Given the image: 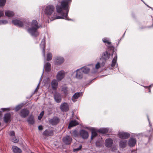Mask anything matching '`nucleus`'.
<instances>
[{
	"label": "nucleus",
	"instance_id": "obj_38",
	"mask_svg": "<svg viewBox=\"0 0 153 153\" xmlns=\"http://www.w3.org/2000/svg\"><path fill=\"white\" fill-rule=\"evenodd\" d=\"M6 2V0H0V6L4 5Z\"/></svg>",
	"mask_w": 153,
	"mask_h": 153
},
{
	"label": "nucleus",
	"instance_id": "obj_41",
	"mask_svg": "<svg viewBox=\"0 0 153 153\" xmlns=\"http://www.w3.org/2000/svg\"><path fill=\"white\" fill-rule=\"evenodd\" d=\"M82 148V145H80L79 146V148H77V149H74V152H75L76 151H79V150L81 149Z\"/></svg>",
	"mask_w": 153,
	"mask_h": 153
},
{
	"label": "nucleus",
	"instance_id": "obj_2",
	"mask_svg": "<svg viewBox=\"0 0 153 153\" xmlns=\"http://www.w3.org/2000/svg\"><path fill=\"white\" fill-rule=\"evenodd\" d=\"M38 29L34 27H31L27 29V31L32 36L36 37L39 35V33L37 30Z\"/></svg>",
	"mask_w": 153,
	"mask_h": 153
},
{
	"label": "nucleus",
	"instance_id": "obj_39",
	"mask_svg": "<svg viewBox=\"0 0 153 153\" xmlns=\"http://www.w3.org/2000/svg\"><path fill=\"white\" fill-rule=\"evenodd\" d=\"M12 141L14 143H17L18 142L19 140L16 137H14L12 138Z\"/></svg>",
	"mask_w": 153,
	"mask_h": 153
},
{
	"label": "nucleus",
	"instance_id": "obj_52",
	"mask_svg": "<svg viewBox=\"0 0 153 153\" xmlns=\"http://www.w3.org/2000/svg\"><path fill=\"white\" fill-rule=\"evenodd\" d=\"M149 124H150V122L149 121Z\"/></svg>",
	"mask_w": 153,
	"mask_h": 153
},
{
	"label": "nucleus",
	"instance_id": "obj_9",
	"mask_svg": "<svg viewBox=\"0 0 153 153\" xmlns=\"http://www.w3.org/2000/svg\"><path fill=\"white\" fill-rule=\"evenodd\" d=\"M12 22L15 25H16L19 27H22L24 25V23L22 22L18 19L13 20Z\"/></svg>",
	"mask_w": 153,
	"mask_h": 153
},
{
	"label": "nucleus",
	"instance_id": "obj_46",
	"mask_svg": "<svg viewBox=\"0 0 153 153\" xmlns=\"http://www.w3.org/2000/svg\"><path fill=\"white\" fill-rule=\"evenodd\" d=\"M38 129L40 130H41L43 129V127L42 126H39L38 127Z\"/></svg>",
	"mask_w": 153,
	"mask_h": 153
},
{
	"label": "nucleus",
	"instance_id": "obj_12",
	"mask_svg": "<svg viewBox=\"0 0 153 153\" xmlns=\"http://www.w3.org/2000/svg\"><path fill=\"white\" fill-rule=\"evenodd\" d=\"M58 80L54 79L51 82V85L52 89L54 90H56L58 86Z\"/></svg>",
	"mask_w": 153,
	"mask_h": 153
},
{
	"label": "nucleus",
	"instance_id": "obj_50",
	"mask_svg": "<svg viewBox=\"0 0 153 153\" xmlns=\"http://www.w3.org/2000/svg\"><path fill=\"white\" fill-rule=\"evenodd\" d=\"M39 86H38L36 88V89H35V92H36L38 90V89H39Z\"/></svg>",
	"mask_w": 153,
	"mask_h": 153
},
{
	"label": "nucleus",
	"instance_id": "obj_32",
	"mask_svg": "<svg viewBox=\"0 0 153 153\" xmlns=\"http://www.w3.org/2000/svg\"><path fill=\"white\" fill-rule=\"evenodd\" d=\"M109 50H112L113 52H114V47L113 45L111 43L110 45H108L107 46Z\"/></svg>",
	"mask_w": 153,
	"mask_h": 153
},
{
	"label": "nucleus",
	"instance_id": "obj_15",
	"mask_svg": "<svg viewBox=\"0 0 153 153\" xmlns=\"http://www.w3.org/2000/svg\"><path fill=\"white\" fill-rule=\"evenodd\" d=\"M4 122L7 123L11 121V114L10 113L5 114L4 117Z\"/></svg>",
	"mask_w": 153,
	"mask_h": 153
},
{
	"label": "nucleus",
	"instance_id": "obj_7",
	"mask_svg": "<svg viewBox=\"0 0 153 153\" xmlns=\"http://www.w3.org/2000/svg\"><path fill=\"white\" fill-rule=\"evenodd\" d=\"M65 73L63 71H59L57 74L56 78L58 81H60L64 77Z\"/></svg>",
	"mask_w": 153,
	"mask_h": 153
},
{
	"label": "nucleus",
	"instance_id": "obj_47",
	"mask_svg": "<svg viewBox=\"0 0 153 153\" xmlns=\"http://www.w3.org/2000/svg\"><path fill=\"white\" fill-rule=\"evenodd\" d=\"M111 43V42L109 41L107 42L106 43V44H105L106 45V46H107V45H110Z\"/></svg>",
	"mask_w": 153,
	"mask_h": 153
},
{
	"label": "nucleus",
	"instance_id": "obj_21",
	"mask_svg": "<svg viewBox=\"0 0 153 153\" xmlns=\"http://www.w3.org/2000/svg\"><path fill=\"white\" fill-rule=\"evenodd\" d=\"M13 152L14 153H21L22 151L19 148L16 146H12Z\"/></svg>",
	"mask_w": 153,
	"mask_h": 153
},
{
	"label": "nucleus",
	"instance_id": "obj_26",
	"mask_svg": "<svg viewBox=\"0 0 153 153\" xmlns=\"http://www.w3.org/2000/svg\"><path fill=\"white\" fill-rule=\"evenodd\" d=\"M31 27H34L39 28V27L37 21L36 20H33L32 22L31 25Z\"/></svg>",
	"mask_w": 153,
	"mask_h": 153
},
{
	"label": "nucleus",
	"instance_id": "obj_43",
	"mask_svg": "<svg viewBox=\"0 0 153 153\" xmlns=\"http://www.w3.org/2000/svg\"><path fill=\"white\" fill-rule=\"evenodd\" d=\"M109 40L108 39L106 38H104L102 39V41L105 44H106V43L107 42L109 41Z\"/></svg>",
	"mask_w": 153,
	"mask_h": 153
},
{
	"label": "nucleus",
	"instance_id": "obj_1",
	"mask_svg": "<svg viewBox=\"0 0 153 153\" xmlns=\"http://www.w3.org/2000/svg\"><path fill=\"white\" fill-rule=\"evenodd\" d=\"M71 1V0H63L61 2V6L57 5L56 6V11L59 13H61L63 10L67 11V13H63L62 14V16H57L54 13L55 7L52 5H49L46 7L45 11V13L50 18L51 16L53 15V16H51L52 19H51V20L60 19H65L67 18L68 16V5Z\"/></svg>",
	"mask_w": 153,
	"mask_h": 153
},
{
	"label": "nucleus",
	"instance_id": "obj_10",
	"mask_svg": "<svg viewBox=\"0 0 153 153\" xmlns=\"http://www.w3.org/2000/svg\"><path fill=\"white\" fill-rule=\"evenodd\" d=\"M60 109L62 111H68L69 110V107L68 104L66 102L63 103L61 105Z\"/></svg>",
	"mask_w": 153,
	"mask_h": 153
},
{
	"label": "nucleus",
	"instance_id": "obj_18",
	"mask_svg": "<svg viewBox=\"0 0 153 153\" xmlns=\"http://www.w3.org/2000/svg\"><path fill=\"white\" fill-rule=\"evenodd\" d=\"M76 77L78 79H81L83 77V72L81 71L80 69H78L76 71Z\"/></svg>",
	"mask_w": 153,
	"mask_h": 153
},
{
	"label": "nucleus",
	"instance_id": "obj_42",
	"mask_svg": "<svg viewBox=\"0 0 153 153\" xmlns=\"http://www.w3.org/2000/svg\"><path fill=\"white\" fill-rule=\"evenodd\" d=\"M44 114V111H42L40 114V115L38 116V119H39V117H40V118H42Z\"/></svg>",
	"mask_w": 153,
	"mask_h": 153
},
{
	"label": "nucleus",
	"instance_id": "obj_31",
	"mask_svg": "<svg viewBox=\"0 0 153 153\" xmlns=\"http://www.w3.org/2000/svg\"><path fill=\"white\" fill-rule=\"evenodd\" d=\"M62 91H63L64 94L65 95L68 94V88L65 86H63L62 87Z\"/></svg>",
	"mask_w": 153,
	"mask_h": 153
},
{
	"label": "nucleus",
	"instance_id": "obj_17",
	"mask_svg": "<svg viewBox=\"0 0 153 153\" xmlns=\"http://www.w3.org/2000/svg\"><path fill=\"white\" fill-rule=\"evenodd\" d=\"M78 124V123L76 120H72L69 124L68 128L70 129L71 127L77 125Z\"/></svg>",
	"mask_w": 153,
	"mask_h": 153
},
{
	"label": "nucleus",
	"instance_id": "obj_25",
	"mask_svg": "<svg viewBox=\"0 0 153 153\" xmlns=\"http://www.w3.org/2000/svg\"><path fill=\"white\" fill-rule=\"evenodd\" d=\"M91 139H92L96 137L97 135V132L98 131L96 129L94 128H92L91 130Z\"/></svg>",
	"mask_w": 153,
	"mask_h": 153
},
{
	"label": "nucleus",
	"instance_id": "obj_5",
	"mask_svg": "<svg viewBox=\"0 0 153 153\" xmlns=\"http://www.w3.org/2000/svg\"><path fill=\"white\" fill-rule=\"evenodd\" d=\"M79 135L84 139H87L89 136L88 132L84 130H81L79 131Z\"/></svg>",
	"mask_w": 153,
	"mask_h": 153
},
{
	"label": "nucleus",
	"instance_id": "obj_36",
	"mask_svg": "<svg viewBox=\"0 0 153 153\" xmlns=\"http://www.w3.org/2000/svg\"><path fill=\"white\" fill-rule=\"evenodd\" d=\"M47 60L49 61L52 59V54L50 53H49L47 54Z\"/></svg>",
	"mask_w": 153,
	"mask_h": 153
},
{
	"label": "nucleus",
	"instance_id": "obj_20",
	"mask_svg": "<svg viewBox=\"0 0 153 153\" xmlns=\"http://www.w3.org/2000/svg\"><path fill=\"white\" fill-rule=\"evenodd\" d=\"M45 39L44 38L42 40L40 44V46L42 48V52L43 53L44 55H45Z\"/></svg>",
	"mask_w": 153,
	"mask_h": 153
},
{
	"label": "nucleus",
	"instance_id": "obj_35",
	"mask_svg": "<svg viewBox=\"0 0 153 153\" xmlns=\"http://www.w3.org/2000/svg\"><path fill=\"white\" fill-rule=\"evenodd\" d=\"M117 56H116L113 59L112 62V63L111 64V66L112 67H114L116 63V59H117Z\"/></svg>",
	"mask_w": 153,
	"mask_h": 153
},
{
	"label": "nucleus",
	"instance_id": "obj_3",
	"mask_svg": "<svg viewBox=\"0 0 153 153\" xmlns=\"http://www.w3.org/2000/svg\"><path fill=\"white\" fill-rule=\"evenodd\" d=\"M29 114V111L26 108L21 109L19 112V115L22 118H25L27 117Z\"/></svg>",
	"mask_w": 153,
	"mask_h": 153
},
{
	"label": "nucleus",
	"instance_id": "obj_24",
	"mask_svg": "<svg viewBox=\"0 0 153 153\" xmlns=\"http://www.w3.org/2000/svg\"><path fill=\"white\" fill-rule=\"evenodd\" d=\"M53 133L52 131L46 130L43 133L44 135L46 136H48L51 135Z\"/></svg>",
	"mask_w": 153,
	"mask_h": 153
},
{
	"label": "nucleus",
	"instance_id": "obj_48",
	"mask_svg": "<svg viewBox=\"0 0 153 153\" xmlns=\"http://www.w3.org/2000/svg\"><path fill=\"white\" fill-rule=\"evenodd\" d=\"M151 87V85H149V86H146V88H147L148 87H149V92H151V90L150 88H149L150 87Z\"/></svg>",
	"mask_w": 153,
	"mask_h": 153
},
{
	"label": "nucleus",
	"instance_id": "obj_34",
	"mask_svg": "<svg viewBox=\"0 0 153 153\" xmlns=\"http://www.w3.org/2000/svg\"><path fill=\"white\" fill-rule=\"evenodd\" d=\"M72 135L75 137H78L79 135V134L76 130H74L73 131Z\"/></svg>",
	"mask_w": 153,
	"mask_h": 153
},
{
	"label": "nucleus",
	"instance_id": "obj_53",
	"mask_svg": "<svg viewBox=\"0 0 153 153\" xmlns=\"http://www.w3.org/2000/svg\"><path fill=\"white\" fill-rule=\"evenodd\" d=\"M41 119V118H40V117H39V119Z\"/></svg>",
	"mask_w": 153,
	"mask_h": 153
},
{
	"label": "nucleus",
	"instance_id": "obj_51",
	"mask_svg": "<svg viewBox=\"0 0 153 153\" xmlns=\"http://www.w3.org/2000/svg\"><path fill=\"white\" fill-rule=\"evenodd\" d=\"M99 143V142H97L96 143V144L97 145V144Z\"/></svg>",
	"mask_w": 153,
	"mask_h": 153
},
{
	"label": "nucleus",
	"instance_id": "obj_16",
	"mask_svg": "<svg viewBox=\"0 0 153 153\" xmlns=\"http://www.w3.org/2000/svg\"><path fill=\"white\" fill-rule=\"evenodd\" d=\"M113 144V140L111 138L106 139L105 142V146L108 147L111 146Z\"/></svg>",
	"mask_w": 153,
	"mask_h": 153
},
{
	"label": "nucleus",
	"instance_id": "obj_8",
	"mask_svg": "<svg viewBox=\"0 0 153 153\" xmlns=\"http://www.w3.org/2000/svg\"><path fill=\"white\" fill-rule=\"evenodd\" d=\"M118 135L119 138L122 139H126L130 136L129 134L123 132H119Z\"/></svg>",
	"mask_w": 153,
	"mask_h": 153
},
{
	"label": "nucleus",
	"instance_id": "obj_13",
	"mask_svg": "<svg viewBox=\"0 0 153 153\" xmlns=\"http://www.w3.org/2000/svg\"><path fill=\"white\" fill-rule=\"evenodd\" d=\"M54 99L57 103L61 102L62 100L61 94L58 93H56L54 95Z\"/></svg>",
	"mask_w": 153,
	"mask_h": 153
},
{
	"label": "nucleus",
	"instance_id": "obj_28",
	"mask_svg": "<svg viewBox=\"0 0 153 153\" xmlns=\"http://www.w3.org/2000/svg\"><path fill=\"white\" fill-rule=\"evenodd\" d=\"M5 15L6 16L9 17H12L14 15L13 12L10 11H7L5 12Z\"/></svg>",
	"mask_w": 153,
	"mask_h": 153
},
{
	"label": "nucleus",
	"instance_id": "obj_19",
	"mask_svg": "<svg viewBox=\"0 0 153 153\" xmlns=\"http://www.w3.org/2000/svg\"><path fill=\"white\" fill-rule=\"evenodd\" d=\"M127 144V141L126 140H121L119 143V146L122 148H125Z\"/></svg>",
	"mask_w": 153,
	"mask_h": 153
},
{
	"label": "nucleus",
	"instance_id": "obj_30",
	"mask_svg": "<svg viewBox=\"0 0 153 153\" xmlns=\"http://www.w3.org/2000/svg\"><path fill=\"white\" fill-rule=\"evenodd\" d=\"M27 121L30 124H33L34 122L33 116L32 115L30 116L27 119Z\"/></svg>",
	"mask_w": 153,
	"mask_h": 153
},
{
	"label": "nucleus",
	"instance_id": "obj_6",
	"mask_svg": "<svg viewBox=\"0 0 153 153\" xmlns=\"http://www.w3.org/2000/svg\"><path fill=\"white\" fill-rule=\"evenodd\" d=\"M63 142L66 145H69L72 142V138L70 136L66 135L62 138Z\"/></svg>",
	"mask_w": 153,
	"mask_h": 153
},
{
	"label": "nucleus",
	"instance_id": "obj_23",
	"mask_svg": "<svg viewBox=\"0 0 153 153\" xmlns=\"http://www.w3.org/2000/svg\"><path fill=\"white\" fill-rule=\"evenodd\" d=\"M80 93H76L74 94L72 97L71 100L74 102L76 101V100L80 96Z\"/></svg>",
	"mask_w": 153,
	"mask_h": 153
},
{
	"label": "nucleus",
	"instance_id": "obj_22",
	"mask_svg": "<svg viewBox=\"0 0 153 153\" xmlns=\"http://www.w3.org/2000/svg\"><path fill=\"white\" fill-rule=\"evenodd\" d=\"M136 143V140L135 139L131 138L130 139L128 142V145L130 146H134Z\"/></svg>",
	"mask_w": 153,
	"mask_h": 153
},
{
	"label": "nucleus",
	"instance_id": "obj_45",
	"mask_svg": "<svg viewBox=\"0 0 153 153\" xmlns=\"http://www.w3.org/2000/svg\"><path fill=\"white\" fill-rule=\"evenodd\" d=\"M15 134V132L13 131H12L10 132V136H14Z\"/></svg>",
	"mask_w": 153,
	"mask_h": 153
},
{
	"label": "nucleus",
	"instance_id": "obj_29",
	"mask_svg": "<svg viewBox=\"0 0 153 153\" xmlns=\"http://www.w3.org/2000/svg\"><path fill=\"white\" fill-rule=\"evenodd\" d=\"M51 68V65L49 62H47L45 65V70L46 71H49Z\"/></svg>",
	"mask_w": 153,
	"mask_h": 153
},
{
	"label": "nucleus",
	"instance_id": "obj_14",
	"mask_svg": "<svg viewBox=\"0 0 153 153\" xmlns=\"http://www.w3.org/2000/svg\"><path fill=\"white\" fill-rule=\"evenodd\" d=\"M64 61V58L61 57H58L56 58L55 64L56 65H60Z\"/></svg>",
	"mask_w": 153,
	"mask_h": 153
},
{
	"label": "nucleus",
	"instance_id": "obj_4",
	"mask_svg": "<svg viewBox=\"0 0 153 153\" xmlns=\"http://www.w3.org/2000/svg\"><path fill=\"white\" fill-rule=\"evenodd\" d=\"M60 122V119L59 117L55 116L49 120V123L53 126L57 125Z\"/></svg>",
	"mask_w": 153,
	"mask_h": 153
},
{
	"label": "nucleus",
	"instance_id": "obj_37",
	"mask_svg": "<svg viewBox=\"0 0 153 153\" xmlns=\"http://www.w3.org/2000/svg\"><path fill=\"white\" fill-rule=\"evenodd\" d=\"M22 105H19L17 106L15 108V111H17L20 110L22 108Z\"/></svg>",
	"mask_w": 153,
	"mask_h": 153
},
{
	"label": "nucleus",
	"instance_id": "obj_44",
	"mask_svg": "<svg viewBox=\"0 0 153 153\" xmlns=\"http://www.w3.org/2000/svg\"><path fill=\"white\" fill-rule=\"evenodd\" d=\"M4 15V11L0 10V17L3 16Z\"/></svg>",
	"mask_w": 153,
	"mask_h": 153
},
{
	"label": "nucleus",
	"instance_id": "obj_11",
	"mask_svg": "<svg viewBox=\"0 0 153 153\" xmlns=\"http://www.w3.org/2000/svg\"><path fill=\"white\" fill-rule=\"evenodd\" d=\"M110 55V53H108L107 51L103 52L102 53L101 59L106 61L109 59Z\"/></svg>",
	"mask_w": 153,
	"mask_h": 153
},
{
	"label": "nucleus",
	"instance_id": "obj_49",
	"mask_svg": "<svg viewBox=\"0 0 153 153\" xmlns=\"http://www.w3.org/2000/svg\"><path fill=\"white\" fill-rule=\"evenodd\" d=\"M2 22H3V23H5V24H6V23H7V21L5 20H2Z\"/></svg>",
	"mask_w": 153,
	"mask_h": 153
},
{
	"label": "nucleus",
	"instance_id": "obj_33",
	"mask_svg": "<svg viewBox=\"0 0 153 153\" xmlns=\"http://www.w3.org/2000/svg\"><path fill=\"white\" fill-rule=\"evenodd\" d=\"M98 131L101 133L106 134L108 132V130L105 128L99 129L98 130Z\"/></svg>",
	"mask_w": 153,
	"mask_h": 153
},
{
	"label": "nucleus",
	"instance_id": "obj_54",
	"mask_svg": "<svg viewBox=\"0 0 153 153\" xmlns=\"http://www.w3.org/2000/svg\"><path fill=\"white\" fill-rule=\"evenodd\" d=\"M4 109H6V108H4Z\"/></svg>",
	"mask_w": 153,
	"mask_h": 153
},
{
	"label": "nucleus",
	"instance_id": "obj_27",
	"mask_svg": "<svg viewBox=\"0 0 153 153\" xmlns=\"http://www.w3.org/2000/svg\"><path fill=\"white\" fill-rule=\"evenodd\" d=\"M80 70L82 72L85 74H87L90 71L89 68L86 67H82L80 68Z\"/></svg>",
	"mask_w": 153,
	"mask_h": 153
},
{
	"label": "nucleus",
	"instance_id": "obj_40",
	"mask_svg": "<svg viewBox=\"0 0 153 153\" xmlns=\"http://www.w3.org/2000/svg\"><path fill=\"white\" fill-rule=\"evenodd\" d=\"M100 67V64L99 62H97L95 65V68L97 69H99Z\"/></svg>",
	"mask_w": 153,
	"mask_h": 153
}]
</instances>
